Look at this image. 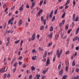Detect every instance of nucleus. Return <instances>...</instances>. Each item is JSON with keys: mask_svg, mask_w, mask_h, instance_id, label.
<instances>
[{"mask_svg": "<svg viewBox=\"0 0 79 79\" xmlns=\"http://www.w3.org/2000/svg\"><path fill=\"white\" fill-rule=\"evenodd\" d=\"M14 20V18H12L10 19L8 21V24H10H10L12 25L13 24V21Z\"/></svg>", "mask_w": 79, "mask_h": 79, "instance_id": "obj_1", "label": "nucleus"}, {"mask_svg": "<svg viewBox=\"0 0 79 79\" xmlns=\"http://www.w3.org/2000/svg\"><path fill=\"white\" fill-rule=\"evenodd\" d=\"M59 50L58 49L57 50L56 55L58 58H60V57H61V54L59 53Z\"/></svg>", "mask_w": 79, "mask_h": 79, "instance_id": "obj_2", "label": "nucleus"}, {"mask_svg": "<svg viewBox=\"0 0 79 79\" xmlns=\"http://www.w3.org/2000/svg\"><path fill=\"white\" fill-rule=\"evenodd\" d=\"M49 64H50V59H48L46 61V64L45 65V66H48Z\"/></svg>", "mask_w": 79, "mask_h": 79, "instance_id": "obj_3", "label": "nucleus"}, {"mask_svg": "<svg viewBox=\"0 0 79 79\" xmlns=\"http://www.w3.org/2000/svg\"><path fill=\"white\" fill-rule=\"evenodd\" d=\"M35 34H34L33 35H32V37L31 38V39L32 40H34L35 39Z\"/></svg>", "mask_w": 79, "mask_h": 79, "instance_id": "obj_4", "label": "nucleus"}, {"mask_svg": "<svg viewBox=\"0 0 79 79\" xmlns=\"http://www.w3.org/2000/svg\"><path fill=\"white\" fill-rule=\"evenodd\" d=\"M22 23H23V21L22 20V19H21L19 21V22L18 23L19 25L21 26V24H22Z\"/></svg>", "mask_w": 79, "mask_h": 79, "instance_id": "obj_5", "label": "nucleus"}, {"mask_svg": "<svg viewBox=\"0 0 79 79\" xmlns=\"http://www.w3.org/2000/svg\"><path fill=\"white\" fill-rule=\"evenodd\" d=\"M35 2H33L32 3V5L31 6V9H32L34 7V6H35Z\"/></svg>", "mask_w": 79, "mask_h": 79, "instance_id": "obj_6", "label": "nucleus"}, {"mask_svg": "<svg viewBox=\"0 0 79 79\" xmlns=\"http://www.w3.org/2000/svg\"><path fill=\"white\" fill-rule=\"evenodd\" d=\"M53 11L52 10L51 12L50 13L49 15V17L50 18H52V16H53Z\"/></svg>", "mask_w": 79, "mask_h": 79, "instance_id": "obj_7", "label": "nucleus"}, {"mask_svg": "<svg viewBox=\"0 0 79 79\" xmlns=\"http://www.w3.org/2000/svg\"><path fill=\"white\" fill-rule=\"evenodd\" d=\"M53 35V33H51L50 34L48 35V37L49 39H51L52 38V35Z\"/></svg>", "mask_w": 79, "mask_h": 79, "instance_id": "obj_8", "label": "nucleus"}, {"mask_svg": "<svg viewBox=\"0 0 79 79\" xmlns=\"http://www.w3.org/2000/svg\"><path fill=\"white\" fill-rule=\"evenodd\" d=\"M24 6V4H22V6H21L19 10L20 11H23V7Z\"/></svg>", "mask_w": 79, "mask_h": 79, "instance_id": "obj_9", "label": "nucleus"}, {"mask_svg": "<svg viewBox=\"0 0 79 79\" xmlns=\"http://www.w3.org/2000/svg\"><path fill=\"white\" fill-rule=\"evenodd\" d=\"M76 16V14H74L73 15V21H75V17Z\"/></svg>", "mask_w": 79, "mask_h": 79, "instance_id": "obj_10", "label": "nucleus"}, {"mask_svg": "<svg viewBox=\"0 0 79 79\" xmlns=\"http://www.w3.org/2000/svg\"><path fill=\"white\" fill-rule=\"evenodd\" d=\"M63 73V69H61L60 72L59 73V74L60 75H61Z\"/></svg>", "mask_w": 79, "mask_h": 79, "instance_id": "obj_11", "label": "nucleus"}, {"mask_svg": "<svg viewBox=\"0 0 79 79\" xmlns=\"http://www.w3.org/2000/svg\"><path fill=\"white\" fill-rule=\"evenodd\" d=\"M36 58H37V56H33L32 58V60H35Z\"/></svg>", "mask_w": 79, "mask_h": 79, "instance_id": "obj_12", "label": "nucleus"}, {"mask_svg": "<svg viewBox=\"0 0 79 79\" xmlns=\"http://www.w3.org/2000/svg\"><path fill=\"white\" fill-rule=\"evenodd\" d=\"M52 45V42H50L48 44V45H47L48 47H50V46H51Z\"/></svg>", "mask_w": 79, "mask_h": 79, "instance_id": "obj_13", "label": "nucleus"}, {"mask_svg": "<svg viewBox=\"0 0 79 79\" xmlns=\"http://www.w3.org/2000/svg\"><path fill=\"white\" fill-rule=\"evenodd\" d=\"M40 30L41 31H42V30H43V29H44V26L42 25L40 27Z\"/></svg>", "mask_w": 79, "mask_h": 79, "instance_id": "obj_14", "label": "nucleus"}, {"mask_svg": "<svg viewBox=\"0 0 79 79\" xmlns=\"http://www.w3.org/2000/svg\"><path fill=\"white\" fill-rule=\"evenodd\" d=\"M61 64H59L58 67V69H59V70H60L61 69Z\"/></svg>", "mask_w": 79, "mask_h": 79, "instance_id": "obj_15", "label": "nucleus"}, {"mask_svg": "<svg viewBox=\"0 0 79 79\" xmlns=\"http://www.w3.org/2000/svg\"><path fill=\"white\" fill-rule=\"evenodd\" d=\"M69 2H70V1L69 0H68L65 3V5L66 6L68 5V4H69Z\"/></svg>", "mask_w": 79, "mask_h": 79, "instance_id": "obj_16", "label": "nucleus"}, {"mask_svg": "<svg viewBox=\"0 0 79 79\" xmlns=\"http://www.w3.org/2000/svg\"><path fill=\"white\" fill-rule=\"evenodd\" d=\"M75 65H76V63H75V61H73V63H72L73 66H75Z\"/></svg>", "mask_w": 79, "mask_h": 79, "instance_id": "obj_17", "label": "nucleus"}, {"mask_svg": "<svg viewBox=\"0 0 79 79\" xmlns=\"http://www.w3.org/2000/svg\"><path fill=\"white\" fill-rule=\"evenodd\" d=\"M77 37H75L73 40V41L74 42V41H76L77 40Z\"/></svg>", "mask_w": 79, "mask_h": 79, "instance_id": "obj_18", "label": "nucleus"}, {"mask_svg": "<svg viewBox=\"0 0 79 79\" xmlns=\"http://www.w3.org/2000/svg\"><path fill=\"white\" fill-rule=\"evenodd\" d=\"M40 16V14L39 12H38L36 14V16L37 17H39V16Z\"/></svg>", "mask_w": 79, "mask_h": 79, "instance_id": "obj_19", "label": "nucleus"}, {"mask_svg": "<svg viewBox=\"0 0 79 79\" xmlns=\"http://www.w3.org/2000/svg\"><path fill=\"white\" fill-rule=\"evenodd\" d=\"M29 7H30V6H29V4L27 3L26 5V8L27 9H29Z\"/></svg>", "mask_w": 79, "mask_h": 79, "instance_id": "obj_20", "label": "nucleus"}, {"mask_svg": "<svg viewBox=\"0 0 79 79\" xmlns=\"http://www.w3.org/2000/svg\"><path fill=\"white\" fill-rule=\"evenodd\" d=\"M55 19V16H54L52 18V22L54 21Z\"/></svg>", "mask_w": 79, "mask_h": 79, "instance_id": "obj_21", "label": "nucleus"}, {"mask_svg": "<svg viewBox=\"0 0 79 79\" xmlns=\"http://www.w3.org/2000/svg\"><path fill=\"white\" fill-rule=\"evenodd\" d=\"M67 78V76L66 75L64 76L63 77L62 79H66Z\"/></svg>", "mask_w": 79, "mask_h": 79, "instance_id": "obj_22", "label": "nucleus"}, {"mask_svg": "<svg viewBox=\"0 0 79 79\" xmlns=\"http://www.w3.org/2000/svg\"><path fill=\"white\" fill-rule=\"evenodd\" d=\"M36 52L37 51L35 50V49H34L32 50V53H36Z\"/></svg>", "mask_w": 79, "mask_h": 79, "instance_id": "obj_23", "label": "nucleus"}, {"mask_svg": "<svg viewBox=\"0 0 79 79\" xmlns=\"http://www.w3.org/2000/svg\"><path fill=\"white\" fill-rule=\"evenodd\" d=\"M23 42L24 41L23 40H21L20 42V45L21 46H22L23 45Z\"/></svg>", "mask_w": 79, "mask_h": 79, "instance_id": "obj_24", "label": "nucleus"}, {"mask_svg": "<svg viewBox=\"0 0 79 79\" xmlns=\"http://www.w3.org/2000/svg\"><path fill=\"white\" fill-rule=\"evenodd\" d=\"M68 27H69V25H67L66 26H65V29L68 30Z\"/></svg>", "mask_w": 79, "mask_h": 79, "instance_id": "obj_25", "label": "nucleus"}, {"mask_svg": "<svg viewBox=\"0 0 79 79\" xmlns=\"http://www.w3.org/2000/svg\"><path fill=\"white\" fill-rule=\"evenodd\" d=\"M64 16H65V12H64L63 14L62 15V18H64Z\"/></svg>", "mask_w": 79, "mask_h": 79, "instance_id": "obj_26", "label": "nucleus"}, {"mask_svg": "<svg viewBox=\"0 0 79 79\" xmlns=\"http://www.w3.org/2000/svg\"><path fill=\"white\" fill-rule=\"evenodd\" d=\"M53 27L51 26L50 27V31H53Z\"/></svg>", "mask_w": 79, "mask_h": 79, "instance_id": "obj_27", "label": "nucleus"}, {"mask_svg": "<svg viewBox=\"0 0 79 79\" xmlns=\"http://www.w3.org/2000/svg\"><path fill=\"white\" fill-rule=\"evenodd\" d=\"M31 69L32 71H34V70L35 69V67L33 66L31 67Z\"/></svg>", "mask_w": 79, "mask_h": 79, "instance_id": "obj_28", "label": "nucleus"}, {"mask_svg": "<svg viewBox=\"0 0 79 79\" xmlns=\"http://www.w3.org/2000/svg\"><path fill=\"white\" fill-rule=\"evenodd\" d=\"M58 35H57L55 36V39L56 40L58 39Z\"/></svg>", "mask_w": 79, "mask_h": 79, "instance_id": "obj_29", "label": "nucleus"}, {"mask_svg": "<svg viewBox=\"0 0 79 79\" xmlns=\"http://www.w3.org/2000/svg\"><path fill=\"white\" fill-rule=\"evenodd\" d=\"M73 79H79V76H77V77H74Z\"/></svg>", "mask_w": 79, "mask_h": 79, "instance_id": "obj_30", "label": "nucleus"}, {"mask_svg": "<svg viewBox=\"0 0 79 79\" xmlns=\"http://www.w3.org/2000/svg\"><path fill=\"white\" fill-rule=\"evenodd\" d=\"M8 66H6L5 67V71H6V70L8 69Z\"/></svg>", "mask_w": 79, "mask_h": 79, "instance_id": "obj_31", "label": "nucleus"}, {"mask_svg": "<svg viewBox=\"0 0 79 79\" xmlns=\"http://www.w3.org/2000/svg\"><path fill=\"white\" fill-rule=\"evenodd\" d=\"M46 73H47V70H44L42 71L43 74H45Z\"/></svg>", "mask_w": 79, "mask_h": 79, "instance_id": "obj_32", "label": "nucleus"}, {"mask_svg": "<svg viewBox=\"0 0 79 79\" xmlns=\"http://www.w3.org/2000/svg\"><path fill=\"white\" fill-rule=\"evenodd\" d=\"M20 40H18L17 41H16L15 42V44H18Z\"/></svg>", "mask_w": 79, "mask_h": 79, "instance_id": "obj_33", "label": "nucleus"}, {"mask_svg": "<svg viewBox=\"0 0 79 79\" xmlns=\"http://www.w3.org/2000/svg\"><path fill=\"white\" fill-rule=\"evenodd\" d=\"M14 66L15 67H16L17 66V62H15L14 64Z\"/></svg>", "mask_w": 79, "mask_h": 79, "instance_id": "obj_34", "label": "nucleus"}, {"mask_svg": "<svg viewBox=\"0 0 79 79\" xmlns=\"http://www.w3.org/2000/svg\"><path fill=\"white\" fill-rule=\"evenodd\" d=\"M56 59V56L54 57V58L53 59V62H55V59Z\"/></svg>", "mask_w": 79, "mask_h": 79, "instance_id": "obj_35", "label": "nucleus"}, {"mask_svg": "<svg viewBox=\"0 0 79 79\" xmlns=\"http://www.w3.org/2000/svg\"><path fill=\"white\" fill-rule=\"evenodd\" d=\"M32 75H31L29 76V79H32Z\"/></svg>", "mask_w": 79, "mask_h": 79, "instance_id": "obj_36", "label": "nucleus"}, {"mask_svg": "<svg viewBox=\"0 0 79 79\" xmlns=\"http://www.w3.org/2000/svg\"><path fill=\"white\" fill-rule=\"evenodd\" d=\"M65 70L66 71H68V66H67L66 67Z\"/></svg>", "mask_w": 79, "mask_h": 79, "instance_id": "obj_37", "label": "nucleus"}, {"mask_svg": "<svg viewBox=\"0 0 79 79\" xmlns=\"http://www.w3.org/2000/svg\"><path fill=\"white\" fill-rule=\"evenodd\" d=\"M78 19H79V18L78 17H77L75 19V21L76 22H77V21H78Z\"/></svg>", "mask_w": 79, "mask_h": 79, "instance_id": "obj_38", "label": "nucleus"}, {"mask_svg": "<svg viewBox=\"0 0 79 79\" xmlns=\"http://www.w3.org/2000/svg\"><path fill=\"white\" fill-rule=\"evenodd\" d=\"M39 13L41 14V13H42V12H43V10H39Z\"/></svg>", "mask_w": 79, "mask_h": 79, "instance_id": "obj_39", "label": "nucleus"}, {"mask_svg": "<svg viewBox=\"0 0 79 79\" xmlns=\"http://www.w3.org/2000/svg\"><path fill=\"white\" fill-rule=\"evenodd\" d=\"M58 10V9H57L54 12V14L55 15H56L57 13V11Z\"/></svg>", "mask_w": 79, "mask_h": 79, "instance_id": "obj_40", "label": "nucleus"}, {"mask_svg": "<svg viewBox=\"0 0 79 79\" xmlns=\"http://www.w3.org/2000/svg\"><path fill=\"white\" fill-rule=\"evenodd\" d=\"M43 23L44 25H46V20H45L43 21Z\"/></svg>", "mask_w": 79, "mask_h": 79, "instance_id": "obj_41", "label": "nucleus"}, {"mask_svg": "<svg viewBox=\"0 0 79 79\" xmlns=\"http://www.w3.org/2000/svg\"><path fill=\"white\" fill-rule=\"evenodd\" d=\"M44 19V17L43 16H42L41 17V21H42V22H43V21Z\"/></svg>", "mask_w": 79, "mask_h": 79, "instance_id": "obj_42", "label": "nucleus"}, {"mask_svg": "<svg viewBox=\"0 0 79 79\" xmlns=\"http://www.w3.org/2000/svg\"><path fill=\"white\" fill-rule=\"evenodd\" d=\"M73 6H75V5H76V2H75V1H73Z\"/></svg>", "mask_w": 79, "mask_h": 79, "instance_id": "obj_43", "label": "nucleus"}, {"mask_svg": "<svg viewBox=\"0 0 79 79\" xmlns=\"http://www.w3.org/2000/svg\"><path fill=\"white\" fill-rule=\"evenodd\" d=\"M65 53V54H69V51H66Z\"/></svg>", "mask_w": 79, "mask_h": 79, "instance_id": "obj_44", "label": "nucleus"}, {"mask_svg": "<svg viewBox=\"0 0 79 79\" xmlns=\"http://www.w3.org/2000/svg\"><path fill=\"white\" fill-rule=\"evenodd\" d=\"M7 41H8V42H10V41H9L10 40V37H7Z\"/></svg>", "mask_w": 79, "mask_h": 79, "instance_id": "obj_45", "label": "nucleus"}, {"mask_svg": "<svg viewBox=\"0 0 79 79\" xmlns=\"http://www.w3.org/2000/svg\"><path fill=\"white\" fill-rule=\"evenodd\" d=\"M15 58H14V60H13L12 61V62L10 63V64H13V62H14V61H15Z\"/></svg>", "mask_w": 79, "mask_h": 79, "instance_id": "obj_46", "label": "nucleus"}, {"mask_svg": "<svg viewBox=\"0 0 79 79\" xmlns=\"http://www.w3.org/2000/svg\"><path fill=\"white\" fill-rule=\"evenodd\" d=\"M42 3H43V1H41L39 3V5L40 6H41L42 5Z\"/></svg>", "mask_w": 79, "mask_h": 79, "instance_id": "obj_47", "label": "nucleus"}, {"mask_svg": "<svg viewBox=\"0 0 79 79\" xmlns=\"http://www.w3.org/2000/svg\"><path fill=\"white\" fill-rule=\"evenodd\" d=\"M6 74L5 73L4 75V78L5 79V78H6Z\"/></svg>", "mask_w": 79, "mask_h": 79, "instance_id": "obj_48", "label": "nucleus"}, {"mask_svg": "<svg viewBox=\"0 0 79 79\" xmlns=\"http://www.w3.org/2000/svg\"><path fill=\"white\" fill-rule=\"evenodd\" d=\"M71 31H72V30L71 29L68 30L67 31L68 34H69V33H70V32H71Z\"/></svg>", "mask_w": 79, "mask_h": 79, "instance_id": "obj_49", "label": "nucleus"}, {"mask_svg": "<svg viewBox=\"0 0 79 79\" xmlns=\"http://www.w3.org/2000/svg\"><path fill=\"white\" fill-rule=\"evenodd\" d=\"M22 58H23V57H22L21 56H20L18 58V60H21V59H22Z\"/></svg>", "mask_w": 79, "mask_h": 79, "instance_id": "obj_50", "label": "nucleus"}, {"mask_svg": "<svg viewBox=\"0 0 79 79\" xmlns=\"http://www.w3.org/2000/svg\"><path fill=\"white\" fill-rule=\"evenodd\" d=\"M47 51H45V52H44V55L45 56H47Z\"/></svg>", "mask_w": 79, "mask_h": 79, "instance_id": "obj_51", "label": "nucleus"}, {"mask_svg": "<svg viewBox=\"0 0 79 79\" xmlns=\"http://www.w3.org/2000/svg\"><path fill=\"white\" fill-rule=\"evenodd\" d=\"M36 77H40V75H36Z\"/></svg>", "mask_w": 79, "mask_h": 79, "instance_id": "obj_52", "label": "nucleus"}, {"mask_svg": "<svg viewBox=\"0 0 79 79\" xmlns=\"http://www.w3.org/2000/svg\"><path fill=\"white\" fill-rule=\"evenodd\" d=\"M15 9V6H13L11 7V10H13Z\"/></svg>", "mask_w": 79, "mask_h": 79, "instance_id": "obj_53", "label": "nucleus"}, {"mask_svg": "<svg viewBox=\"0 0 79 79\" xmlns=\"http://www.w3.org/2000/svg\"><path fill=\"white\" fill-rule=\"evenodd\" d=\"M43 61L44 62H45V61H46V59H45V58H43Z\"/></svg>", "mask_w": 79, "mask_h": 79, "instance_id": "obj_54", "label": "nucleus"}, {"mask_svg": "<svg viewBox=\"0 0 79 79\" xmlns=\"http://www.w3.org/2000/svg\"><path fill=\"white\" fill-rule=\"evenodd\" d=\"M65 22V20H64L62 21V22L61 23H62V24L64 25V24Z\"/></svg>", "mask_w": 79, "mask_h": 79, "instance_id": "obj_55", "label": "nucleus"}, {"mask_svg": "<svg viewBox=\"0 0 79 79\" xmlns=\"http://www.w3.org/2000/svg\"><path fill=\"white\" fill-rule=\"evenodd\" d=\"M66 64L67 65V66H69V63L68 62H66Z\"/></svg>", "mask_w": 79, "mask_h": 79, "instance_id": "obj_56", "label": "nucleus"}, {"mask_svg": "<svg viewBox=\"0 0 79 79\" xmlns=\"http://www.w3.org/2000/svg\"><path fill=\"white\" fill-rule=\"evenodd\" d=\"M16 68H15L13 70V73H14L16 71Z\"/></svg>", "mask_w": 79, "mask_h": 79, "instance_id": "obj_57", "label": "nucleus"}, {"mask_svg": "<svg viewBox=\"0 0 79 79\" xmlns=\"http://www.w3.org/2000/svg\"><path fill=\"white\" fill-rule=\"evenodd\" d=\"M76 71L77 73L79 71V69L78 68H77L76 69Z\"/></svg>", "mask_w": 79, "mask_h": 79, "instance_id": "obj_58", "label": "nucleus"}, {"mask_svg": "<svg viewBox=\"0 0 79 79\" xmlns=\"http://www.w3.org/2000/svg\"><path fill=\"white\" fill-rule=\"evenodd\" d=\"M10 42V41H8V43H6V46H8L9 45V43Z\"/></svg>", "mask_w": 79, "mask_h": 79, "instance_id": "obj_59", "label": "nucleus"}, {"mask_svg": "<svg viewBox=\"0 0 79 79\" xmlns=\"http://www.w3.org/2000/svg\"><path fill=\"white\" fill-rule=\"evenodd\" d=\"M8 8H6L4 11V13H6V11H8Z\"/></svg>", "mask_w": 79, "mask_h": 79, "instance_id": "obj_60", "label": "nucleus"}, {"mask_svg": "<svg viewBox=\"0 0 79 79\" xmlns=\"http://www.w3.org/2000/svg\"><path fill=\"white\" fill-rule=\"evenodd\" d=\"M62 25H63V23H60L59 24V27H61V26H62Z\"/></svg>", "mask_w": 79, "mask_h": 79, "instance_id": "obj_61", "label": "nucleus"}, {"mask_svg": "<svg viewBox=\"0 0 79 79\" xmlns=\"http://www.w3.org/2000/svg\"><path fill=\"white\" fill-rule=\"evenodd\" d=\"M19 65H21V64H22V62H21V61H19Z\"/></svg>", "mask_w": 79, "mask_h": 79, "instance_id": "obj_62", "label": "nucleus"}, {"mask_svg": "<svg viewBox=\"0 0 79 79\" xmlns=\"http://www.w3.org/2000/svg\"><path fill=\"white\" fill-rule=\"evenodd\" d=\"M7 77H10V74H8L7 75Z\"/></svg>", "mask_w": 79, "mask_h": 79, "instance_id": "obj_63", "label": "nucleus"}, {"mask_svg": "<svg viewBox=\"0 0 79 79\" xmlns=\"http://www.w3.org/2000/svg\"><path fill=\"white\" fill-rule=\"evenodd\" d=\"M26 66L25 64H24L23 65V68H25Z\"/></svg>", "mask_w": 79, "mask_h": 79, "instance_id": "obj_64", "label": "nucleus"}]
</instances>
